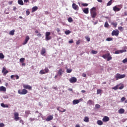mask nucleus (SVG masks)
Listing matches in <instances>:
<instances>
[{"mask_svg": "<svg viewBox=\"0 0 127 127\" xmlns=\"http://www.w3.org/2000/svg\"><path fill=\"white\" fill-rule=\"evenodd\" d=\"M18 116H19V114H18V113L15 112L14 113V120L16 122H17V121H19V119H20V118H19Z\"/></svg>", "mask_w": 127, "mask_h": 127, "instance_id": "obj_8", "label": "nucleus"}, {"mask_svg": "<svg viewBox=\"0 0 127 127\" xmlns=\"http://www.w3.org/2000/svg\"><path fill=\"white\" fill-rule=\"evenodd\" d=\"M24 60H25V59L24 58H22L20 59V62L21 63H23V62H24Z\"/></svg>", "mask_w": 127, "mask_h": 127, "instance_id": "obj_37", "label": "nucleus"}, {"mask_svg": "<svg viewBox=\"0 0 127 127\" xmlns=\"http://www.w3.org/2000/svg\"><path fill=\"white\" fill-rule=\"evenodd\" d=\"M29 39H30V38H29V36H27L25 39L24 42L22 43V45H25V44H26L27 42H28V40H29Z\"/></svg>", "mask_w": 127, "mask_h": 127, "instance_id": "obj_12", "label": "nucleus"}, {"mask_svg": "<svg viewBox=\"0 0 127 127\" xmlns=\"http://www.w3.org/2000/svg\"><path fill=\"white\" fill-rule=\"evenodd\" d=\"M14 78H16V80H18V79H19V76L17 75H14Z\"/></svg>", "mask_w": 127, "mask_h": 127, "instance_id": "obj_51", "label": "nucleus"}, {"mask_svg": "<svg viewBox=\"0 0 127 127\" xmlns=\"http://www.w3.org/2000/svg\"><path fill=\"white\" fill-rule=\"evenodd\" d=\"M91 53L92 54H97V53H98V51H95V50H92Z\"/></svg>", "mask_w": 127, "mask_h": 127, "instance_id": "obj_40", "label": "nucleus"}, {"mask_svg": "<svg viewBox=\"0 0 127 127\" xmlns=\"http://www.w3.org/2000/svg\"><path fill=\"white\" fill-rule=\"evenodd\" d=\"M35 33H39V31H38V30H36L35 31Z\"/></svg>", "mask_w": 127, "mask_h": 127, "instance_id": "obj_63", "label": "nucleus"}, {"mask_svg": "<svg viewBox=\"0 0 127 127\" xmlns=\"http://www.w3.org/2000/svg\"><path fill=\"white\" fill-rule=\"evenodd\" d=\"M75 127H80V125H76V126H75Z\"/></svg>", "mask_w": 127, "mask_h": 127, "instance_id": "obj_64", "label": "nucleus"}, {"mask_svg": "<svg viewBox=\"0 0 127 127\" xmlns=\"http://www.w3.org/2000/svg\"><path fill=\"white\" fill-rule=\"evenodd\" d=\"M119 114H124L125 113V109L121 108L118 111Z\"/></svg>", "mask_w": 127, "mask_h": 127, "instance_id": "obj_27", "label": "nucleus"}, {"mask_svg": "<svg viewBox=\"0 0 127 127\" xmlns=\"http://www.w3.org/2000/svg\"><path fill=\"white\" fill-rule=\"evenodd\" d=\"M113 10L114 11H120V10H121V8H118V7H117V6H115L114 7H113Z\"/></svg>", "mask_w": 127, "mask_h": 127, "instance_id": "obj_24", "label": "nucleus"}, {"mask_svg": "<svg viewBox=\"0 0 127 127\" xmlns=\"http://www.w3.org/2000/svg\"><path fill=\"white\" fill-rule=\"evenodd\" d=\"M83 122H85V123H89V122H90L89 117L85 116L83 119Z\"/></svg>", "mask_w": 127, "mask_h": 127, "instance_id": "obj_22", "label": "nucleus"}, {"mask_svg": "<svg viewBox=\"0 0 127 127\" xmlns=\"http://www.w3.org/2000/svg\"><path fill=\"white\" fill-rule=\"evenodd\" d=\"M47 73H49V69H48V67H45L44 69H42L39 72V73L41 74V75L47 74Z\"/></svg>", "mask_w": 127, "mask_h": 127, "instance_id": "obj_4", "label": "nucleus"}, {"mask_svg": "<svg viewBox=\"0 0 127 127\" xmlns=\"http://www.w3.org/2000/svg\"><path fill=\"white\" fill-rule=\"evenodd\" d=\"M64 33L66 35H68V34H70V33H71V31H70L69 30H67L64 32Z\"/></svg>", "mask_w": 127, "mask_h": 127, "instance_id": "obj_36", "label": "nucleus"}, {"mask_svg": "<svg viewBox=\"0 0 127 127\" xmlns=\"http://www.w3.org/2000/svg\"><path fill=\"white\" fill-rule=\"evenodd\" d=\"M73 42L74 41L72 39L68 41V43H73Z\"/></svg>", "mask_w": 127, "mask_h": 127, "instance_id": "obj_56", "label": "nucleus"}, {"mask_svg": "<svg viewBox=\"0 0 127 127\" xmlns=\"http://www.w3.org/2000/svg\"><path fill=\"white\" fill-rule=\"evenodd\" d=\"M120 31L118 30H114L112 32V36H119Z\"/></svg>", "mask_w": 127, "mask_h": 127, "instance_id": "obj_6", "label": "nucleus"}, {"mask_svg": "<svg viewBox=\"0 0 127 127\" xmlns=\"http://www.w3.org/2000/svg\"><path fill=\"white\" fill-rule=\"evenodd\" d=\"M2 73H3L4 76H5V75L8 73V70H6V68L4 67L2 69Z\"/></svg>", "mask_w": 127, "mask_h": 127, "instance_id": "obj_13", "label": "nucleus"}, {"mask_svg": "<svg viewBox=\"0 0 127 127\" xmlns=\"http://www.w3.org/2000/svg\"><path fill=\"white\" fill-rule=\"evenodd\" d=\"M25 113V115H26L27 116H28V115L31 114V113H30V111H29V110L26 111Z\"/></svg>", "mask_w": 127, "mask_h": 127, "instance_id": "obj_34", "label": "nucleus"}, {"mask_svg": "<svg viewBox=\"0 0 127 127\" xmlns=\"http://www.w3.org/2000/svg\"><path fill=\"white\" fill-rule=\"evenodd\" d=\"M122 89H124V86H121L119 87L120 90H122Z\"/></svg>", "mask_w": 127, "mask_h": 127, "instance_id": "obj_59", "label": "nucleus"}, {"mask_svg": "<svg viewBox=\"0 0 127 127\" xmlns=\"http://www.w3.org/2000/svg\"><path fill=\"white\" fill-rule=\"evenodd\" d=\"M90 15L92 18H95L97 16V8L96 7H93L90 9Z\"/></svg>", "mask_w": 127, "mask_h": 127, "instance_id": "obj_1", "label": "nucleus"}, {"mask_svg": "<svg viewBox=\"0 0 127 127\" xmlns=\"http://www.w3.org/2000/svg\"><path fill=\"white\" fill-rule=\"evenodd\" d=\"M102 121L104 123H107V122H109V121H110V118L108 116H104Z\"/></svg>", "mask_w": 127, "mask_h": 127, "instance_id": "obj_17", "label": "nucleus"}, {"mask_svg": "<svg viewBox=\"0 0 127 127\" xmlns=\"http://www.w3.org/2000/svg\"><path fill=\"white\" fill-rule=\"evenodd\" d=\"M112 3H113V0H110L107 4V6H109L110 5H112Z\"/></svg>", "mask_w": 127, "mask_h": 127, "instance_id": "obj_30", "label": "nucleus"}, {"mask_svg": "<svg viewBox=\"0 0 127 127\" xmlns=\"http://www.w3.org/2000/svg\"><path fill=\"white\" fill-rule=\"evenodd\" d=\"M18 3L20 5H23L24 4L22 0H18Z\"/></svg>", "mask_w": 127, "mask_h": 127, "instance_id": "obj_28", "label": "nucleus"}, {"mask_svg": "<svg viewBox=\"0 0 127 127\" xmlns=\"http://www.w3.org/2000/svg\"><path fill=\"white\" fill-rule=\"evenodd\" d=\"M80 43H81V40H78L76 42V45H79V44H80Z\"/></svg>", "mask_w": 127, "mask_h": 127, "instance_id": "obj_49", "label": "nucleus"}, {"mask_svg": "<svg viewBox=\"0 0 127 127\" xmlns=\"http://www.w3.org/2000/svg\"><path fill=\"white\" fill-rule=\"evenodd\" d=\"M28 93V91L26 90V89H23L21 91L20 89H19L18 90V93L19 94V95H26Z\"/></svg>", "mask_w": 127, "mask_h": 127, "instance_id": "obj_3", "label": "nucleus"}, {"mask_svg": "<svg viewBox=\"0 0 127 127\" xmlns=\"http://www.w3.org/2000/svg\"><path fill=\"white\" fill-rule=\"evenodd\" d=\"M113 38H107L106 39V41H112Z\"/></svg>", "mask_w": 127, "mask_h": 127, "instance_id": "obj_46", "label": "nucleus"}, {"mask_svg": "<svg viewBox=\"0 0 127 127\" xmlns=\"http://www.w3.org/2000/svg\"><path fill=\"white\" fill-rule=\"evenodd\" d=\"M15 32V30H12L9 33V34L10 35H13L14 34V32Z\"/></svg>", "mask_w": 127, "mask_h": 127, "instance_id": "obj_31", "label": "nucleus"}, {"mask_svg": "<svg viewBox=\"0 0 127 127\" xmlns=\"http://www.w3.org/2000/svg\"><path fill=\"white\" fill-rule=\"evenodd\" d=\"M83 6H88L89 4L87 3H82Z\"/></svg>", "mask_w": 127, "mask_h": 127, "instance_id": "obj_53", "label": "nucleus"}, {"mask_svg": "<svg viewBox=\"0 0 127 127\" xmlns=\"http://www.w3.org/2000/svg\"><path fill=\"white\" fill-rule=\"evenodd\" d=\"M97 124L99 125V126H102L103 125V122L101 120H98L97 121Z\"/></svg>", "mask_w": 127, "mask_h": 127, "instance_id": "obj_33", "label": "nucleus"}, {"mask_svg": "<svg viewBox=\"0 0 127 127\" xmlns=\"http://www.w3.org/2000/svg\"><path fill=\"white\" fill-rule=\"evenodd\" d=\"M23 87L24 89H25L26 90V89L27 90H29V91H31V90H32V87H31L29 85L23 84Z\"/></svg>", "mask_w": 127, "mask_h": 127, "instance_id": "obj_9", "label": "nucleus"}, {"mask_svg": "<svg viewBox=\"0 0 127 127\" xmlns=\"http://www.w3.org/2000/svg\"><path fill=\"white\" fill-rule=\"evenodd\" d=\"M64 73V70L61 68L58 71V74L59 75V76H62V74Z\"/></svg>", "mask_w": 127, "mask_h": 127, "instance_id": "obj_19", "label": "nucleus"}, {"mask_svg": "<svg viewBox=\"0 0 127 127\" xmlns=\"http://www.w3.org/2000/svg\"><path fill=\"white\" fill-rule=\"evenodd\" d=\"M69 82L70 83H76V82H77V78L74 77H72L69 79Z\"/></svg>", "mask_w": 127, "mask_h": 127, "instance_id": "obj_11", "label": "nucleus"}, {"mask_svg": "<svg viewBox=\"0 0 127 127\" xmlns=\"http://www.w3.org/2000/svg\"><path fill=\"white\" fill-rule=\"evenodd\" d=\"M16 9H17L16 7L14 6V7H13V10L14 11H15V10H16Z\"/></svg>", "mask_w": 127, "mask_h": 127, "instance_id": "obj_58", "label": "nucleus"}, {"mask_svg": "<svg viewBox=\"0 0 127 127\" xmlns=\"http://www.w3.org/2000/svg\"><path fill=\"white\" fill-rule=\"evenodd\" d=\"M51 33L50 32H46V40H50L52 37L50 36Z\"/></svg>", "mask_w": 127, "mask_h": 127, "instance_id": "obj_7", "label": "nucleus"}, {"mask_svg": "<svg viewBox=\"0 0 127 127\" xmlns=\"http://www.w3.org/2000/svg\"><path fill=\"white\" fill-rule=\"evenodd\" d=\"M83 11L85 14L89 13V8H85L83 10Z\"/></svg>", "mask_w": 127, "mask_h": 127, "instance_id": "obj_25", "label": "nucleus"}, {"mask_svg": "<svg viewBox=\"0 0 127 127\" xmlns=\"http://www.w3.org/2000/svg\"><path fill=\"white\" fill-rule=\"evenodd\" d=\"M37 36L38 37H41L42 35H41V34L39 33V34H38L37 35Z\"/></svg>", "mask_w": 127, "mask_h": 127, "instance_id": "obj_57", "label": "nucleus"}, {"mask_svg": "<svg viewBox=\"0 0 127 127\" xmlns=\"http://www.w3.org/2000/svg\"><path fill=\"white\" fill-rule=\"evenodd\" d=\"M119 30H120V31H124V28L122 26L118 27Z\"/></svg>", "mask_w": 127, "mask_h": 127, "instance_id": "obj_42", "label": "nucleus"}, {"mask_svg": "<svg viewBox=\"0 0 127 127\" xmlns=\"http://www.w3.org/2000/svg\"><path fill=\"white\" fill-rule=\"evenodd\" d=\"M10 78L11 79H13V78H14V75H11Z\"/></svg>", "mask_w": 127, "mask_h": 127, "instance_id": "obj_61", "label": "nucleus"}, {"mask_svg": "<svg viewBox=\"0 0 127 127\" xmlns=\"http://www.w3.org/2000/svg\"><path fill=\"white\" fill-rule=\"evenodd\" d=\"M80 102H83V98H80L78 100H74L73 101V105H77V104H79Z\"/></svg>", "mask_w": 127, "mask_h": 127, "instance_id": "obj_10", "label": "nucleus"}, {"mask_svg": "<svg viewBox=\"0 0 127 127\" xmlns=\"http://www.w3.org/2000/svg\"><path fill=\"white\" fill-rule=\"evenodd\" d=\"M126 77V74H121L120 73H117L115 76L116 80H119V79H123Z\"/></svg>", "mask_w": 127, "mask_h": 127, "instance_id": "obj_5", "label": "nucleus"}, {"mask_svg": "<svg viewBox=\"0 0 127 127\" xmlns=\"http://www.w3.org/2000/svg\"><path fill=\"white\" fill-rule=\"evenodd\" d=\"M102 57L104 59H107V61H110L113 59V58L112 57V56H111V54H110V53L103 55Z\"/></svg>", "mask_w": 127, "mask_h": 127, "instance_id": "obj_2", "label": "nucleus"}, {"mask_svg": "<svg viewBox=\"0 0 127 127\" xmlns=\"http://www.w3.org/2000/svg\"><path fill=\"white\" fill-rule=\"evenodd\" d=\"M4 127V124L0 123V127Z\"/></svg>", "mask_w": 127, "mask_h": 127, "instance_id": "obj_55", "label": "nucleus"}, {"mask_svg": "<svg viewBox=\"0 0 127 127\" xmlns=\"http://www.w3.org/2000/svg\"><path fill=\"white\" fill-rule=\"evenodd\" d=\"M45 53H46V50H45V48H43L41 51V55H44Z\"/></svg>", "mask_w": 127, "mask_h": 127, "instance_id": "obj_23", "label": "nucleus"}, {"mask_svg": "<svg viewBox=\"0 0 127 127\" xmlns=\"http://www.w3.org/2000/svg\"><path fill=\"white\" fill-rule=\"evenodd\" d=\"M68 22H73V19L71 17H69L68 18Z\"/></svg>", "mask_w": 127, "mask_h": 127, "instance_id": "obj_39", "label": "nucleus"}, {"mask_svg": "<svg viewBox=\"0 0 127 127\" xmlns=\"http://www.w3.org/2000/svg\"><path fill=\"white\" fill-rule=\"evenodd\" d=\"M124 101H126V97H123L121 98V102H124Z\"/></svg>", "mask_w": 127, "mask_h": 127, "instance_id": "obj_52", "label": "nucleus"}, {"mask_svg": "<svg viewBox=\"0 0 127 127\" xmlns=\"http://www.w3.org/2000/svg\"><path fill=\"white\" fill-rule=\"evenodd\" d=\"M113 90H118L119 89V85H117L112 88Z\"/></svg>", "mask_w": 127, "mask_h": 127, "instance_id": "obj_47", "label": "nucleus"}, {"mask_svg": "<svg viewBox=\"0 0 127 127\" xmlns=\"http://www.w3.org/2000/svg\"><path fill=\"white\" fill-rule=\"evenodd\" d=\"M87 75L85 73L82 74V77H86Z\"/></svg>", "mask_w": 127, "mask_h": 127, "instance_id": "obj_60", "label": "nucleus"}, {"mask_svg": "<svg viewBox=\"0 0 127 127\" xmlns=\"http://www.w3.org/2000/svg\"><path fill=\"white\" fill-rule=\"evenodd\" d=\"M29 121H30V122H34V121H35V118H30Z\"/></svg>", "mask_w": 127, "mask_h": 127, "instance_id": "obj_45", "label": "nucleus"}, {"mask_svg": "<svg viewBox=\"0 0 127 127\" xmlns=\"http://www.w3.org/2000/svg\"><path fill=\"white\" fill-rule=\"evenodd\" d=\"M111 24H112V25H113L114 26V27H117V26H118L117 23L112 22Z\"/></svg>", "mask_w": 127, "mask_h": 127, "instance_id": "obj_35", "label": "nucleus"}, {"mask_svg": "<svg viewBox=\"0 0 127 127\" xmlns=\"http://www.w3.org/2000/svg\"><path fill=\"white\" fill-rule=\"evenodd\" d=\"M124 52H127V50H117L115 51V54H120V53H124Z\"/></svg>", "mask_w": 127, "mask_h": 127, "instance_id": "obj_14", "label": "nucleus"}, {"mask_svg": "<svg viewBox=\"0 0 127 127\" xmlns=\"http://www.w3.org/2000/svg\"><path fill=\"white\" fill-rule=\"evenodd\" d=\"M4 59V55L2 53H0V59Z\"/></svg>", "mask_w": 127, "mask_h": 127, "instance_id": "obj_32", "label": "nucleus"}, {"mask_svg": "<svg viewBox=\"0 0 127 127\" xmlns=\"http://www.w3.org/2000/svg\"><path fill=\"white\" fill-rule=\"evenodd\" d=\"M0 106L2 108H8V105H7V104H4L3 103H1Z\"/></svg>", "mask_w": 127, "mask_h": 127, "instance_id": "obj_29", "label": "nucleus"}, {"mask_svg": "<svg viewBox=\"0 0 127 127\" xmlns=\"http://www.w3.org/2000/svg\"><path fill=\"white\" fill-rule=\"evenodd\" d=\"M6 88L4 86L0 87V92H6Z\"/></svg>", "mask_w": 127, "mask_h": 127, "instance_id": "obj_21", "label": "nucleus"}, {"mask_svg": "<svg viewBox=\"0 0 127 127\" xmlns=\"http://www.w3.org/2000/svg\"><path fill=\"white\" fill-rule=\"evenodd\" d=\"M123 63H124V64L127 63V58L125 59L124 60H123V61H122Z\"/></svg>", "mask_w": 127, "mask_h": 127, "instance_id": "obj_48", "label": "nucleus"}, {"mask_svg": "<svg viewBox=\"0 0 127 127\" xmlns=\"http://www.w3.org/2000/svg\"><path fill=\"white\" fill-rule=\"evenodd\" d=\"M29 1V0H24V2H28Z\"/></svg>", "mask_w": 127, "mask_h": 127, "instance_id": "obj_62", "label": "nucleus"}, {"mask_svg": "<svg viewBox=\"0 0 127 127\" xmlns=\"http://www.w3.org/2000/svg\"><path fill=\"white\" fill-rule=\"evenodd\" d=\"M52 120H53V115H50L46 119L47 122H50V121H52Z\"/></svg>", "mask_w": 127, "mask_h": 127, "instance_id": "obj_18", "label": "nucleus"}, {"mask_svg": "<svg viewBox=\"0 0 127 127\" xmlns=\"http://www.w3.org/2000/svg\"><path fill=\"white\" fill-rule=\"evenodd\" d=\"M94 104H95V103L92 100H89L87 102V105H89V106H92V105H94Z\"/></svg>", "mask_w": 127, "mask_h": 127, "instance_id": "obj_20", "label": "nucleus"}, {"mask_svg": "<svg viewBox=\"0 0 127 127\" xmlns=\"http://www.w3.org/2000/svg\"><path fill=\"white\" fill-rule=\"evenodd\" d=\"M72 72V69H66V73H71Z\"/></svg>", "mask_w": 127, "mask_h": 127, "instance_id": "obj_44", "label": "nucleus"}, {"mask_svg": "<svg viewBox=\"0 0 127 127\" xmlns=\"http://www.w3.org/2000/svg\"><path fill=\"white\" fill-rule=\"evenodd\" d=\"M95 108V109H100V108H101V106L99 104H96Z\"/></svg>", "mask_w": 127, "mask_h": 127, "instance_id": "obj_41", "label": "nucleus"}, {"mask_svg": "<svg viewBox=\"0 0 127 127\" xmlns=\"http://www.w3.org/2000/svg\"><path fill=\"white\" fill-rule=\"evenodd\" d=\"M72 8L74 10H79V6L78 5L76 4V3H73L72 4Z\"/></svg>", "mask_w": 127, "mask_h": 127, "instance_id": "obj_15", "label": "nucleus"}, {"mask_svg": "<svg viewBox=\"0 0 127 127\" xmlns=\"http://www.w3.org/2000/svg\"><path fill=\"white\" fill-rule=\"evenodd\" d=\"M26 13L27 15H29V14H30V12L28 10L26 11Z\"/></svg>", "mask_w": 127, "mask_h": 127, "instance_id": "obj_54", "label": "nucleus"}, {"mask_svg": "<svg viewBox=\"0 0 127 127\" xmlns=\"http://www.w3.org/2000/svg\"><path fill=\"white\" fill-rule=\"evenodd\" d=\"M85 39H86L87 41L89 42L90 41V40H91V39H90V37L86 36L85 37Z\"/></svg>", "mask_w": 127, "mask_h": 127, "instance_id": "obj_50", "label": "nucleus"}, {"mask_svg": "<svg viewBox=\"0 0 127 127\" xmlns=\"http://www.w3.org/2000/svg\"><path fill=\"white\" fill-rule=\"evenodd\" d=\"M38 9V6H34L32 8V12H34V11H36Z\"/></svg>", "mask_w": 127, "mask_h": 127, "instance_id": "obj_26", "label": "nucleus"}, {"mask_svg": "<svg viewBox=\"0 0 127 127\" xmlns=\"http://www.w3.org/2000/svg\"><path fill=\"white\" fill-rule=\"evenodd\" d=\"M104 26L105 27H107V28L109 27V23H108V22H106L105 23Z\"/></svg>", "mask_w": 127, "mask_h": 127, "instance_id": "obj_43", "label": "nucleus"}, {"mask_svg": "<svg viewBox=\"0 0 127 127\" xmlns=\"http://www.w3.org/2000/svg\"><path fill=\"white\" fill-rule=\"evenodd\" d=\"M101 93H102V90L101 89H97V95H99V94H101Z\"/></svg>", "mask_w": 127, "mask_h": 127, "instance_id": "obj_38", "label": "nucleus"}, {"mask_svg": "<svg viewBox=\"0 0 127 127\" xmlns=\"http://www.w3.org/2000/svg\"><path fill=\"white\" fill-rule=\"evenodd\" d=\"M58 111L61 112V113H65L66 112V109L63 108L62 107H59L57 108Z\"/></svg>", "mask_w": 127, "mask_h": 127, "instance_id": "obj_16", "label": "nucleus"}]
</instances>
